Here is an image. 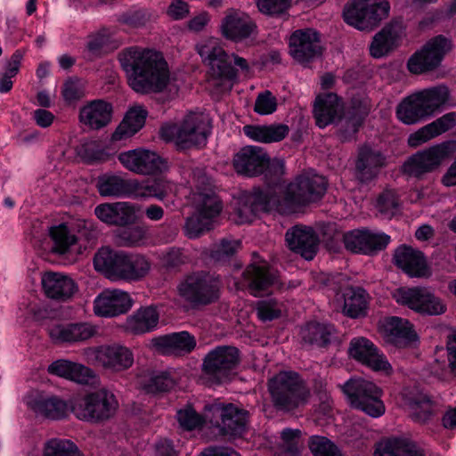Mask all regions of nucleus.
Masks as SVG:
<instances>
[{"label": "nucleus", "instance_id": "obj_25", "mask_svg": "<svg viewBox=\"0 0 456 456\" xmlns=\"http://www.w3.org/2000/svg\"><path fill=\"white\" fill-rule=\"evenodd\" d=\"M394 261L397 267L411 277H428L431 274L424 254L412 247L401 245L394 254Z\"/></svg>", "mask_w": 456, "mask_h": 456}, {"label": "nucleus", "instance_id": "obj_41", "mask_svg": "<svg viewBox=\"0 0 456 456\" xmlns=\"http://www.w3.org/2000/svg\"><path fill=\"white\" fill-rule=\"evenodd\" d=\"M118 407L114 394L106 388L93 392V423H101L112 418Z\"/></svg>", "mask_w": 456, "mask_h": 456}, {"label": "nucleus", "instance_id": "obj_33", "mask_svg": "<svg viewBox=\"0 0 456 456\" xmlns=\"http://www.w3.org/2000/svg\"><path fill=\"white\" fill-rule=\"evenodd\" d=\"M151 346L162 354L190 353L196 346V339L189 332L181 331L154 338Z\"/></svg>", "mask_w": 456, "mask_h": 456}, {"label": "nucleus", "instance_id": "obj_58", "mask_svg": "<svg viewBox=\"0 0 456 456\" xmlns=\"http://www.w3.org/2000/svg\"><path fill=\"white\" fill-rule=\"evenodd\" d=\"M364 247L365 255H374L387 248L390 241V237L384 232H374L364 229Z\"/></svg>", "mask_w": 456, "mask_h": 456}, {"label": "nucleus", "instance_id": "obj_29", "mask_svg": "<svg viewBox=\"0 0 456 456\" xmlns=\"http://www.w3.org/2000/svg\"><path fill=\"white\" fill-rule=\"evenodd\" d=\"M41 283L46 297L58 301L70 299L77 290V285L73 279L61 273H45Z\"/></svg>", "mask_w": 456, "mask_h": 456}, {"label": "nucleus", "instance_id": "obj_64", "mask_svg": "<svg viewBox=\"0 0 456 456\" xmlns=\"http://www.w3.org/2000/svg\"><path fill=\"white\" fill-rule=\"evenodd\" d=\"M364 229L354 230L344 234L343 241L347 250L353 253L365 254Z\"/></svg>", "mask_w": 456, "mask_h": 456}, {"label": "nucleus", "instance_id": "obj_20", "mask_svg": "<svg viewBox=\"0 0 456 456\" xmlns=\"http://www.w3.org/2000/svg\"><path fill=\"white\" fill-rule=\"evenodd\" d=\"M269 161L270 158L264 149L248 145L242 147L233 156L232 164L238 174L253 177L261 175Z\"/></svg>", "mask_w": 456, "mask_h": 456}, {"label": "nucleus", "instance_id": "obj_34", "mask_svg": "<svg viewBox=\"0 0 456 456\" xmlns=\"http://www.w3.org/2000/svg\"><path fill=\"white\" fill-rule=\"evenodd\" d=\"M112 107L102 100L92 101L79 111V120L91 129L98 130L106 126L111 120Z\"/></svg>", "mask_w": 456, "mask_h": 456}, {"label": "nucleus", "instance_id": "obj_32", "mask_svg": "<svg viewBox=\"0 0 456 456\" xmlns=\"http://www.w3.org/2000/svg\"><path fill=\"white\" fill-rule=\"evenodd\" d=\"M403 26L401 21H391L381 31L377 33L370 45V55L380 58L387 55L396 45L403 36Z\"/></svg>", "mask_w": 456, "mask_h": 456}, {"label": "nucleus", "instance_id": "obj_3", "mask_svg": "<svg viewBox=\"0 0 456 456\" xmlns=\"http://www.w3.org/2000/svg\"><path fill=\"white\" fill-rule=\"evenodd\" d=\"M197 52L205 65L209 68V83L221 86L222 91H230L238 80V70L248 72V61L235 53L231 56L224 51L219 40L208 38L197 45Z\"/></svg>", "mask_w": 456, "mask_h": 456}, {"label": "nucleus", "instance_id": "obj_11", "mask_svg": "<svg viewBox=\"0 0 456 456\" xmlns=\"http://www.w3.org/2000/svg\"><path fill=\"white\" fill-rule=\"evenodd\" d=\"M83 356L88 364L113 372L128 370L134 363L131 349L119 344L86 347Z\"/></svg>", "mask_w": 456, "mask_h": 456}, {"label": "nucleus", "instance_id": "obj_21", "mask_svg": "<svg viewBox=\"0 0 456 456\" xmlns=\"http://www.w3.org/2000/svg\"><path fill=\"white\" fill-rule=\"evenodd\" d=\"M127 253L102 248L94 257L96 271L113 281H125L127 267Z\"/></svg>", "mask_w": 456, "mask_h": 456}, {"label": "nucleus", "instance_id": "obj_45", "mask_svg": "<svg viewBox=\"0 0 456 456\" xmlns=\"http://www.w3.org/2000/svg\"><path fill=\"white\" fill-rule=\"evenodd\" d=\"M334 332L330 324L309 322L301 329L300 334L305 344L323 347L330 343Z\"/></svg>", "mask_w": 456, "mask_h": 456}, {"label": "nucleus", "instance_id": "obj_16", "mask_svg": "<svg viewBox=\"0 0 456 456\" xmlns=\"http://www.w3.org/2000/svg\"><path fill=\"white\" fill-rule=\"evenodd\" d=\"M118 159L126 169L137 175H154L166 168L165 161L157 153L144 149L123 151Z\"/></svg>", "mask_w": 456, "mask_h": 456}, {"label": "nucleus", "instance_id": "obj_26", "mask_svg": "<svg viewBox=\"0 0 456 456\" xmlns=\"http://www.w3.org/2000/svg\"><path fill=\"white\" fill-rule=\"evenodd\" d=\"M384 338L397 347H405L418 340L408 320L396 316L386 318L380 325Z\"/></svg>", "mask_w": 456, "mask_h": 456}, {"label": "nucleus", "instance_id": "obj_30", "mask_svg": "<svg viewBox=\"0 0 456 456\" xmlns=\"http://www.w3.org/2000/svg\"><path fill=\"white\" fill-rule=\"evenodd\" d=\"M97 328L89 322L54 324L49 328L50 338L56 343L82 342L93 338Z\"/></svg>", "mask_w": 456, "mask_h": 456}, {"label": "nucleus", "instance_id": "obj_15", "mask_svg": "<svg viewBox=\"0 0 456 456\" xmlns=\"http://www.w3.org/2000/svg\"><path fill=\"white\" fill-rule=\"evenodd\" d=\"M239 362V350L229 346H216L204 358L203 370L210 379L222 383Z\"/></svg>", "mask_w": 456, "mask_h": 456}, {"label": "nucleus", "instance_id": "obj_8", "mask_svg": "<svg viewBox=\"0 0 456 456\" xmlns=\"http://www.w3.org/2000/svg\"><path fill=\"white\" fill-rule=\"evenodd\" d=\"M390 12L387 0H354L343 11L344 20L350 26L370 31L387 19Z\"/></svg>", "mask_w": 456, "mask_h": 456}, {"label": "nucleus", "instance_id": "obj_7", "mask_svg": "<svg viewBox=\"0 0 456 456\" xmlns=\"http://www.w3.org/2000/svg\"><path fill=\"white\" fill-rule=\"evenodd\" d=\"M221 282L207 272H195L186 275L178 284L179 297L193 306L207 305L216 302L220 296Z\"/></svg>", "mask_w": 456, "mask_h": 456}, {"label": "nucleus", "instance_id": "obj_13", "mask_svg": "<svg viewBox=\"0 0 456 456\" xmlns=\"http://www.w3.org/2000/svg\"><path fill=\"white\" fill-rule=\"evenodd\" d=\"M453 142H444L419 151L404 163V170L411 175L419 177L438 168L455 151Z\"/></svg>", "mask_w": 456, "mask_h": 456}, {"label": "nucleus", "instance_id": "obj_31", "mask_svg": "<svg viewBox=\"0 0 456 456\" xmlns=\"http://www.w3.org/2000/svg\"><path fill=\"white\" fill-rule=\"evenodd\" d=\"M456 126V112H449L420 127L408 137V144L416 148Z\"/></svg>", "mask_w": 456, "mask_h": 456}, {"label": "nucleus", "instance_id": "obj_1", "mask_svg": "<svg viewBox=\"0 0 456 456\" xmlns=\"http://www.w3.org/2000/svg\"><path fill=\"white\" fill-rule=\"evenodd\" d=\"M327 190L324 176L312 171L298 175L280 191L264 192L260 189L242 191L234 199L232 219L238 224L250 223L262 211L275 209L289 214L297 208L321 200Z\"/></svg>", "mask_w": 456, "mask_h": 456}, {"label": "nucleus", "instance_id": "obj_49", "mask_svg": "<svg viewBox=\"0 0 456 456\" xmlns=\"http://www.w3.org/2000/svg\"><path fill=\"white\" fill-rule=\"evenodd\" d=\"M143 389L148 393L166 392L173 387L174 380L164 371H153L142 380Z\"/></svg>", "mask_w": 456, "mask_h": 456}, {"label": "nucleus", "instance_id": "obj_47", "mask_svg": "<svg viewBox=\"0 0 456 456\" xmlns=\"http://www.w3.org/2000/svg\"><path fill=\"white\" fill-rule=\"evenodd\" d=\"M367 294L363 289L349 288L344 293L343 313L351 318L364 316L367 313Z\"/></svg>", "mask_w": 456, "mask_h": 456}, {"label": "nucleus", "instance_id": "obj_24", "mask_svg": "<svg viewBox=\"0 0 456 456\" xmlns=\"http://www.w3.org/2000/svg\"><path fill=\"white\" fill-rule=\"evenodd\" d=\"M94 214L109 225L124 227L137 221V208L127 201L100 204L94 208Z\"/></svg>", "mask_w": 456, "mask_h": 456}, {"label": "nucleus", "instance_id": "obj_19", "mask_svg": "<svg viewBox=\"0 0 456 456\" xmlns=\"http://www.w3.org/2000/svg\"><path fill=\"white\" fill-rule=\"evenodd\" d=\"M349 355L375 371L389 372L392 367L375 345L363 337L354 338L348 347Z\"/></svg>", "mask_w": 456, "mask_h": 456}, {"label": "nucleus", "instance_id": "obj_35", "mask_svg": "<svg viewBox=\"0 0 456 456\" xmlns=\"http://www.w3.org/2000/svg\"><path fill=\"white\" fill-rule=\"evenodd\" d=\"M134 179H126L118 175L105 174L96 181V188L102 197L132 198Z\"/></svg>", "mask_w": 456, "mask_h": 456}, {"label": "nucleus", "instance_id": "obj_53", "mask_svg": "<svg viewBox=\"0 0 456 456\" xmlns=\"http://www.w3.org/2000/svg\"><path fill=\"white\" fill-rule=\"evenodd\" d=\"M308 445L314 456H343L340 449L325 436H312Z\"/></svg>", "mask_w": 456, "mask_h": 456}, {"label": "nucleus", "instance_id": "obj_55", "mask_svg": "<svg viewBox=\"0 0 456 456\" xmlns=\"http://www.w3.org/2000/svg\"><path fill=\"white\" fill-rule=\"evenodd\" d=\"M70 412L79 420L93 423V392L70 400Z\"/></svg>", "mask_w": 456, "mask_h": 456}, {"label": "nucleus", "instance_id": "obj_62", "mask_svg": "<svg viewBox=\"0 0 456 456\" xmlns=\"http://www.w3.org/2000/svg\"><path fill=\"white\" fill-rule=\"evenodd\" d=\"M240 240H222L211 250V257L216 261H224L232 257L240 248Z\"/></svg>", "mask_w": 456, "mask_h": 456}, {"label": "nucleus", "instance_id": "obj_42", "mask_svg": "<svg viewBox=\"0 0 456 456\" xmlns=\"http://www.w3.org/2000/svg\"><path fill=\"white\" fill-rule=\"evenodd\" d=\"M147 114V110L142 106L131 108L112 134V140L121 141L133 136L143 126Z\"/></svg>", "mask_w": 456, "mask_h": 456}, {"label": "nucleus", "instance_id": "obj_28", "mask_svg": "<svg viewBox=\"0 0 456 456\" xmlns=\"http://www.w3.org/2000/svg\"><path fill=\"white\" fill-rule=\"evenodd\" d=\"M384 165L385 158L380 151L362 145L355 160V176L361 183H369L378 176Z\"/></svg>", "mask_w": 456, "mask_h": 456}, {"label": "nucleus", "instance_id": "obj_54", "mask_svg": "<svg viewBox=\"0 0 456 456\" xmlns=\"http://www.w3.org/2000/svg\"><path fill=\"white\" fill-rule=\"evenodd\" d=\"M409 410L411 419L423 424L430 419L433 414V404L430 399L421 396L409 403Z\"/></svg>", "mask_w": 456, "mask_h": 456}, {"label": "nucleus", "instance_id": "obj_27", "mask_svg": "<svg viewBox=\"0 0 456 456\" xmlns=\"http://www.w3.org/2000/svg\"><path fill=\"white\" fill-rule=\"evenodd\" d=\"M255 28L256 24L248 14L234 9L226 12L220 26L222 35L235 42L248 38Z\"/></svg>", "mask_w": 456, "mask_h": 456}, {"label": "nucleus", "instance_id": "obj_61", "mask_svg": "<svg viewBox=\"0 0 456 456\" xmlns=\"http://www.w3.org/2000/svg\"><path fill=\"white\" fill-rule=\"evenodd\" d=\"M292 0H256L259 12L267 16H279L291 5Z\"/></svg>", "mask_w": 456, "mask_h": 456}, {"label": "nucleus", "instance_id": "obj_50", "mask_svg": "<svg viewBox=\"0 0 456 456\" xmlns=\"http://www.w3.org/2000/svg\"><path fill=\"white\" fill-rule=\"evenodd\" d=\"M44 456H82V454L72 441L54 438L45 444Z\"/></svg>", "mask_w": 456, "mask_h": 456}, {"label": "nucleus", "instance_id": "obj_12", "mask_svg": "<svg viewBox=\"0 0 456 456\" xmlns=\"http://www.w3.org/2000/svg\"><path fill=\"white\" fill-rule=\"evenodd\" d=\"M452 48V41L447 37L442 35L434 37L410 57L407 68L411 73L416 75L434 70L440 66Z\"/></svg>", "mask_w": 456, "mask_h": 456}, {"label": "nucleus", "instance_id": "obj_48", "mask_svg": "<svg viewBox=\"0 0 456 456\" xmlns=\"http://www.w3.org/2000/svg\"><path fill=\"white\" fill-rule=\"evenodd\" d=\"M151 270V263L142 255H127V267L126 270V281H139Z\"/></svg>", "mask_w": 456, "mask_h": 456}, {"label": "nucleus", "instance_id": "obj_46", "mask_svg": "<svg viewBox=\"0 0 456 456\" xmlns=\"http://www.w3.org/2000/svg\"><path fill=\"white\" fill-rule=\"evenodd\" d=\"M191 202L195 211L213 220L221 211V202L212 189L193 191Z\"/></svg>", "mask_w": 456, "mask_h": 456}, {"label": "nucleus", "instance_id": "obj_22", "mask_svg": "<svg viewBox=\"0 0 456 456\" xmlns=\"http://www.w3.org/2000/svg\"><path fill=\"white\" fill-rule=\"evenodd\" d=\"M278 284L277 273L265 263L252 264L242 273L241 288H248L250 294L259 297Z\"/></svg>", "mask_w": 456, "mask_h": 456}, {"label": "nucleus", "instance_id": "obj_63", "mask_svg": "<svg viewBox=\"0 0 456 456\" xmlns=\"http://www.w3.org/2000/svg\"><path fill=\"white\" fill-rule=\"evenodd\" d=\"M277 109V99L272 92L265 90L256 96L254 110L259 115H269Z\"/></svg>", "mask_w": 456, "mask_h": 456}, {"label": "nucleus", "instance_id": "obj_38", "mask_svg": "<svg viewBox=\"0 0 456 456\" xmlns=\"http://www.w3.org/2000/svg\"><path fill=\"white\" fill-rule=\"evenodd\" d=\"M289 132V128L284 124L271 125H247L243 126V133L253 141L271 143L284 139Z\"/></svg>", "mask_w": 456, "mask_h": 456}, {"label": "nucleus", "instance_id": "obj_6", "mask_svg": "<svg viewBox=\"0 0 456 456\" xmlns=\"http://www.w3.org/2000/svg\"><path fill=\"white\" fill-rule=\"evenodd\" d=\"M268 391L275 408L292 411L304 404L310 391L294 371H280L268 380Z\"/></svg>", "mask_w": 456, "mask_h": 456}, {"label": "nucleus", "instance_id": "obj_40", "mask_svg": "<svg viewBox=\"0 0 456 456\" xmlns=\"http://www.w3.org/2000/svg\"><path fill=\"white\" fill-rule=\"evenodd\" d=\"M339 110L340 104L337 94L328 93L318 95L314 107L316 125L320 128L326 127L335 120Z\"/></svg>", "mask_w": 456, "mask_h": 456}, {"label": "nucleus", "instance_id": "obj_57", "mask_svg": "<svg viewBox=\"0 0 456 456\" xmlns=\"http://www.w3.org/2000/svg\"><path fill=\"white\" fill-rule=\"evenodd\" d=\"M283 309V304L274 298L259 300L256 306L257 317L262 322H270L279 318Z\"/></svg>", "mask_w": 456, "mask_h": 456}, {"label": "nucleus", "instance_id": "obj_23", "mask_svg": "<svg viewBox=\"0 0 456 456\" xmlns=\"http://www.w3.org/2000/svg\"><path fill=\"white\" fill-rule=\"evenodd\" d=\"M285 239L289 248L310 261L315 256L319 238L313 228L305 225H295L286 232Z\"/></svg>", "mask_w": 456, "mask_h": 456}, {"label": "nucleus", "instance_id": "obj_10", "mask_svg": "<svg viewBox=\"0 0 456 456\" xmlns=\"http://www.w3.org/2000/svg\"><path fill=\"white\" fill-rule=\"evenodd\" d=\"M205 418L224 433L236 436L246 431L248 411L218 399L205 405Z\"/></svg>", "mask_w": 456, "mask_h": 456}, {"label": "nucleus", "instance_id": "obj_44", "mask_svg": "<svg viewBox=\"0 0 456 456\" xmlns=\"http://www.w3.org/2000/svg\"><path fill=\"white\" fill-rule=\"evenodd\" d=\"M53 242L52 251L58 255H66L77 244V236L73 232L71 223L60 224L49 229Z\"/></svg>", "mask_w": 456, "mask_h": 456}, {"label": "nucleus", "instance_id": "obj_9", "mask_svg": "<svg viewBox=\"0 0 456 456\" xmlns=\"http://www.w3.org/2000/svg\"><path fill=\"white\" fill-rule=\"evenodd\" d=\"M342 390L354 408L373 418L385 413V405L380 400L381 390L373 382L362 378H353L343 385Z\"/></svg>", "mask_w": 456, "mask_h": 456}, {"label": "nucleus", "instance_id": "obj_39", "mask_svg": "<svg viewBox=\"0 0 456 456\" xmlns=\"http://www.w3.org/2000/svg\"><path fill=\"white\" fill-rule=\"evenodd\" d=\"M133 199L142 200L147 198H156L163 200L174 190V184L162 177L156 178L146 183H140L134 179Z\"/></svg>", "mask_w": 456, "mask_h": 456}, {"label": "nucleus", "instance_id": "obj_5", "mask_svg": "<svg viewBox=\"0 0 456 456\" xmlns=\"http://www.w3.org/2000/svg\"><path fill=\"white\" fill-rule=\"evenodd\" d=\"M209 134V126L200 113L189 112L178 123L166 124L160 128V136L173 142L180 150L204 145Z\"/></svg>", "mask_w": 456, "mask_h": 456}, {"label": "nucleus", "instance_id": "obj_60", "mask_svg": "<svg viewBox=\"0 0 456 456\" xmlns=\"http://www.w3.org/2000/svg\"><path fill=\"white\" fill-rule=\"evenodd\" d=\"M377 208L386 217L393 216L399 210V200L395 191L386 190L379 197Z\"/></svg>", "mask_w": 456, "mask_h": 456}, {"label": "nucleus", "instance_id": "obj_37", "mask_svg": "<svg viewBox=\"0 0 456 456\" xmlns=\"http://www.w3.org/2000/svg\"><path fill=\"white\" fill-rule=\"evenodd\" d=\"M375 456H425L418 447L406 438L388 437L377 444Z\"/></svg>", "mask_w": 456, "mask_h": 456}, {"label": "nucleus", "instance_id": "obj_36", "mask_svg": "<svg viewBox=\"0 0 456 456\" xmlns=\"http://www.w3.org/2000/svg\"><path fill=\"white\" fill-rule=\"evenodd\" d=\"M29 404L37 415L53 420L65 419L70 412V401L66 402L58 396H40Z\"/></svg>", "mask_w": 456, "mask_h": 456}, {"label": "nucleus", "instance_id": "obj_52", "mask_svg": "<svg viewBox=\"0 0 456 456\" xmlns=\"http://www.w3.org/2000/svg\"><path fill=\"white\" fill-rule=\"evenodd\" d=\"M78 155L87 164L104 162L109 160L111 156L100 143L94 141L82 144Z\"/></svg>", "mask_w": 456, "mask_h": 456}, {"label": "nucleus", "instance_id": "obj_18", "mask_svg": "<svg viewBox=\"0 0 456 456\" xmlns=\"http://www.w3.org/2000/svg\"><path fill=\"white\" fill-rule=\"evenodd\" d=\"M133 305L130 295L121 289H104L94 300V313L101 317H115L128 312Z\"/></svg>", "mask_w": 456, "mask_h": 456}, {"label": "nucleus", "instance_id": "obj_51", "mask_svg": "<svg viewBox=\"0 0 456 456\" xmlns=\"http://www.w3.org/2000/svg\"><path fill=\"white\" fill-rule=\"evenodd\" d=\"M213 220L197 211L186 218L183 231L189 239H196L212 227Z\"/></svg>", "mask_w": 456, "mask_h": 456}, {"label": "nucleus", "instance_id": "obj_17", "mask_svg": "<svg viewBox=\"0 0 456 456\" xmlns=\"http://www.w3.org/2000/svg\"><path fill=\"white\" fill-rule=\"evenodd\" d=\"M289 53L300 63L309 62L322 54L320 35L312 28L296 30L289 38Z\"/></svg>", "mask_w": 456, "mask_h": 456}, {"label": "nucleus", "instance_id": "obj_2", "mask_svg": "<svg viewBox=\"0 0 456 456\" xmlns=\"http://www.w3.org/2000/svg\"><path fill=\"white\" fill-rule=\"evenodd\" d=\"M118 61L136 93H160L169 84L168 65L159 52L131 46L118 53Z\"/></svg>", "mask_w": 456, "mask_h": 456}, {"label": "nucleus", "instance_id": "obj_43", "mask_svg": "<svg viewBox=\"0 0 456 456\" xmlns=\"http://www.w3.org/2000/svg\"><path fill=\"white\" fill-rule=\"evenodd\" d=\"M159 322V313L154 306L141 307L126 320V328L134 334L153 330Z\"/></svg>", "mask_w": 456, "mask_h": 456}, {"label": "nucleus", "instance_id": "obj_56", "mask_svg": "<svg viewBox=\"0 0 456 456\" xmlns=\"http://www.w3.org/2000/svg\"><path fill=\"white\" fill-rule=\"evenodd\" d=\"M176 419L180 427L188 431L200 428L204 421H208L205 413L201 416L191 405H186L177 411Z\"/></svg>", "mask_w": 456, "mask_h": 456}, {"label": "nucleus", "instance_id": "obj_14", "mask_svg": "<svg viewBox=\"0 0 456 456\" xmlns=\"http://www.w3.org/2000/svg\"><path fill=\"white\" fill-rule=\"evenodd\" d=\"M394 297L397 303L423 314L440 315L446 311L443 300L427 288H400Z\"/></svg>", "mask_w": 456, "mask_h": 456}, {"label": "nucleus", "instance_id": "obj_4", "mask_svg": "<svg viewBox=\"0 0 456 456\" xmlns=\"http://www.w3.org/2000/svg\"><path fill=\"white\" fill-rule=\"evenodd\" d=\"M449 100L450 91L444 85L416 91L400 102L396 117L405 125H415L440 112Z\"/></svg>", "mask_w": 456, "mask_h": 456}, {"label": "nucleus", "instance_id": "obj_59", "mask_svg": "<svg viewBox=\"0 0 456 456\" xmlns=\"http://www.w3.org/2000/svg\"><path fill=\"white\" fill-rule=\"evenodd\" d=\"M73 232L77 236V242L85 240L88 245L94 244L98 232L95 229L93 222L88 220H77L71 223Z\"/></svg>", "mask_w": 456, "mask_h": 456}]
</instances>
